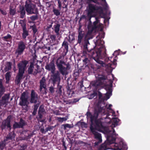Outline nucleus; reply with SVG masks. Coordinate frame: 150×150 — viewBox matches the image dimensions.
I'll use <instances>...</instances> for the list:
<instances>
[{"label":"nucleus","instance_id":"obj_1","mask_svg":"<svg viewBox=\"0 0 150 150\" xmlns=\"http://www.w3.org/2000/svg\"><path fill=\"white\" fill-rule=\"evenodd\" d=\"M99 43V47L96 50L91 49L90 50L88 49L87 45L89 44L88 41L85 42L83 45V56H86V57L83 60V62L86 65L88 62L94 59L101 66L104 67L105 65L103 62L100 60L107 56L106 53V50L104 45V42L101 40L98 41L97 43Z\"/></svg>","mask_w":150,"mask_h":150},{"label":"nucleus","instance_id":"obj_2","mask_svg":"<svg viewBox=\"0 0 150 150\" xmlns=\"http://www.w3.org/2000/svg\"><path fill=\"white\" fill-rule=\"evenodd\" d=\"M96 10V8L94 5L91 4H89L87 16L89 18L90 23L88 26V31L87 33V35H91L94 30L97 28H100L102 25L100 22V21L98 19L99 18L98 17H96V21L94 22L93 25L91 24L92 22L90 20L92 17V14Z\"/></svg>","mask_w":150,"mask_h":150},{"label":"nucleus","instance_id":"obj_3","mask_svg":"<svg viewBox=\"0 0 150 150\" xmlns=\"http://www.w3.org/2000/svg\"><path fill=\"white\" fill-rule=\"evenodd\" d=\"M64 56L62 55L56 59L55 64L60 73L63 75L67 74V70L70 69L71 66L69 63L66 64L63 59Z\"/></svg>","mask_w":150,"mask_h":150},{"label":"nucleus","instance_id":"obj_4","mask_svg":"<svg viewBox=\"0 0 150 150\" xmlns=\"http://www.w3.org/2000/svg\"><path fill=\"white\" fill-rule=\"evenodd\" d=\"M28 62V61L24 60H22L18 64V71L15 80V83L17 85H18L20 83Z\"/></svg>","mask_w":150,"mask_h":150},{"label":"nucleus","instance_id":"obj_5","mask_svg":"<svg viewBox=\"0 0 150 150\" xmlns=\"http://www.w3.org/2000/svg\"><path fill=\"white\" fill-rule=\"evenodd\" d=\"M102 111V108L99 105L96 106L94 109V113L92 115L91 113L88 111L86 114L87 117H90V118L91 124L90 126H91L92 125V122L95 119H97L99 114Z\"/></svg>","mask_w":150,"mask_h":150},{"label":"nucleus","instance_id":"obj_6","mask_svg":"<svg viewBox=\"0 0 150 150\" xmlns=\"http://www.w3.org/2000/svg\"><path fill=\"white\" fill-rule=\"evenodd\" d=\"M28 97L26 92H23L21 96L19 105L23 107L25 106L24 109L28 111V108L29 104V102L28 100Z\"/></svg>","mask_w":150,"mask_h":150},{"label":"nucleus","instance_id":"obj_7","mask_svg":"<svg viewBox=\"0 0 150 150\" xmlns=\"http://www.w3.org/2000/svg\"><path fill=\"white\" fill-rule=\"evenodd\" d=\"M112 130L106 129L105 132L107 134V140L109 144L114 143L116 140V138L113 136H116L117 135L115 132V129L113 128H112Z\"/></svg>","mask_w":150,"mask_h":150},{"label":"nucleus","instance_id":"obj_8","mask_svg":"<svg viewBox=\"0 0 150 150\" xmlns=\"http://www.w3.org/2000/svg\"><path fill=\"white\" fill-rule=\"evenodd\" d=\"M29 3H28L27 1L25 2V7L26 11L30 14H37L38 11L35 5L32 4L31 1H28Z\"/></svg>","mask_w":150,"mask_h":150},{"label":"nucleus","instance_id":"obj_9","mask_svg":"<svg viewBox=\"0 0 150 150\" xmlns=\"http://www.w3.org/2000/svg\"><path fill=\"white\" fill-rule=\"evenodd\" d=\"M60 72L59 71H57L53 73H51L50 80L52 81V83L53 84V86L57 83H60L61 80L60 78Z\"/></svg>","mask_w":150,"mask_h":150},{"label":"nucleus","instance_id":"obj_10","mask_svg":"<svg viewBox=\"0 0 150 150\" xmlns=\"http://www.w3.org/2000/svg\"><path fill=\"white\" fill-rule=\"evenodd\" d=\"M92 126L95 129V130H98L100 132H101L102 130L104 129L105 128L100 120L97 119H95L93 121Z\"/></svg>","mask_w":150,"mask_h":150},{"label":"nucleus","instance_id":"obj_11","mask_svg":"<svg viewBox=\"0 0 150 150\" xmlns=\"http://www.w3.org/2000/svg\"><path fill=\"white\" fill-rule=\"evenodd\" d=\"M11 117L12 116L9 115L6 119L3 121L1 126V128L2 130L5 129L6 127L7 128H9L10 130H11Z\"/></svg>","mask_w":150,"mask_h":150},{"label":"nucleus","instance_id":"obj_12","mask_svg":"<svg viewBox=\"0 0 150 150\" xmlns=\"http://www.w3.org/2000/svg\"><path fill=\"white\" fill-rule=\"evenodd\" d=\"M5 91V88L3 85L2 80L1 79H0V105L1 106H3L5 105H6L7 103L6 101L2 99H1V96Z\"/></svg>","mask_w":150,"mask_h":150},{"label":"nucleus","instance_id":"obj_13","mask_svg":"<svg viewBox=\"0 0 150 150\" xmlns=\"http://www.w3.org/2000/svg\"><path fill=\"white\" fill-rule=\"evenodd\" d=\"M26 46L25 43L22 41H20L18 44V47L16 52V54H18V55L22 54L25 49Z\"/></svg>","mask_w":150,"mask_h":150},{"label":"nucleus","instance_id":"obj_14","mask_svg":"<svg viewBox=\"0 0 150 150\" xmlns=\"http://www.w3.org/2000/svg\"><path fill=\"white\" fill-rule=\"evenodd\" d=\"M26 125V123L22 118L20 119V121L17 122L15 121L13 125V129H15L16 128H22L23 127Z\"/></svg>","mask_w":150,"mask_h":150},{"label":"nucleus","instance_id":"obj_15","mask_svg":"<svg viewBox=\"0 0 150 150\" xmlns=\"http://www.w3.org/2000/svg\"><path fill=\"white\" fill-rule=\"evenodd\" d=\"M39 67V66L38 65H37V69H35V71L33 73V70L34 68V64L32 62H31L27 70V71L28 74H33L34 76L36 75L39 72V71L38 70V69Z\"/></svg>","mask_w":150,"mask_h":150},{"label":"nucleus","instance_id":"obj_16","mask_svg":"<svg viewBox=\"0 0 150 150\" xmlns=\"http://www.w3.org/2000/svg\"><path fill=\"white\" fill-rule=\"evenodd\" d=\"M45 69L48 71H50L51 73L54 72L56 68L54 62L52 60L49 64H47L45 66Z\"/></svg>","mask_w":150,"mask_h":150},{"label":"nucleus","instance_id":"obj_17","mask_svg":"<svg viewBox=\"0 0 150 150\" xmlns=\"http://www.w3.org/2000/svg\"><path fill=\"white\" fill-rule=\"evenodd\" d=\"M81 25H79L78 30V35L77 40V43L79 44L81 43L84 35V31L81 29Z\"/></svg>","mask_w":150,"mask_h":150},{"label":"nucleus","instance_id":"obj_18","mask_svg":"<svg viewBox=\"0 0 150 150\" xmlns=\"http://www.w3.org/2000/svg\"><path fill=\"white\" fill-rule=\"evenodd\" d=\"M38 99V95L33 90H32L30 93V102L31 103H36Z\"/></svg>","mask_w":150,"mask_h":150},{"label":"nucleus","instance_id":"obj_19","mask_svg":"<svg viewBox=\"0 0 150 150\" xmlns=\"http://www.w3.org/2000/svg\"><path fill=\"white\" fill-rule=\"evenodd\" d=\"M90 129L91 132L94 135L95 138L97 140H102L101 134L96 132L92 127L90 126Z\"/></svg>","mask_w":150,"mask_h":150},{"label":"nucleus","instance_id":"obj_20","mask_svg":"<svg viewBox=\"0 0 150 150\" xmlns=\"http://www.w3.org/2000/svg\"><path fill=\"white\" fill-rule=\"evenodd\" d=\"M16 136V134L14 131L11 132L7 135L4 139V141H8L9 140H12L14 139Z\"/></svg>","mask_w":150,"mask_h":150},{"label":"nucleus","instance_id":"obj_21","mask_svg":"<svg viewBox=\"0 0 150 150\" xmlns=\"http://www.w3.org/2000/svg\"><path fill=\"white\" fill-rule=\"evenodd\" d=\"M68 43L67 41H65V40L63 41L62 44V46L64 48V52L62 54L63 57L65 56L67 54V53L68 52Z\"/></svg>","mask_w":150,"mask_h":150},{"label":"nucleus","instance_id":"obj_22","mask_svg":"<svg viewBox=\"0 0 150 150\" xmlns=\"http://www.w3.org/2000/svg\"><path fill=\"white\" fill-rule=\"evenodd\" d=\"M107 79V76H106L103 75H99L97 79L99 81L101 85L105 83L104 81Z\"/></svg>","mask_w":150,"mask_h":150},{"label":"nucleus","instance_id":"obj_23","mask_svg":"<svg viewBox=\"0 0 150 150\" xmlns=\"http://www.w3.org/2000/svg\"><path fill=\"white\" fill-rule=\"evenodd\" d=\"M40 90L41 91L43 88L46 89V79L44 77H43L40 80Z\"/></svg>","mask_w":150,"mask_h":150},{"label":"nucleus","instance_id":"obj_24","mask_svg":"<svg viewBox=\"0 0 150 150\" xmlns=\"http://www.w3.org/2000/svg\"><path fill=\"white\" fill-rule=\"evenodd\" d=\"M60 26V24L59 23H57L53 26V27L52 28L57 36L59 34V31Z\"/></svg>","mask_w":150,"mask_h":150},{"label":"nucleus","instance_id":"obj_25","mask_svg":"<svg viewBox=\"0 0 150 150\" xmlns=\"http://www.w3.org/2000/svg\"><path fill=\"white\" fill-rule=\"evenodd\" d=\"M45 112V110L44 107L41 105H40L39 108L38 112V115L40 119H42L43 117V115Z\"/></svg>","mask_w":150,"mask_h":150},{"label":"nucleus","instance_id":"obj_26","mask_svg":"<svg viewBox=\"0 0 150 150\" xmlns=\"http://www.w3.org/2000/svg\"><path fill=\"white\" fill-rule=\"evenodd\" d=\"M28 130H26L23 131L22 132V134H24L25 138L26 140H28L31 137V136L32 135V134L28 133Z\"/></svg>","mask_w":150,"mask_h":150},{"label":"nucleus","instance_id":"obj_27","mask_svg":"<svg viewBox=\"0 0 150 150\" xmlns=\"http://www.w3.org/2000/svg\"><path fill=\"white\" fill-rule=\"evenodd\" d=\"M60 83H57V87L56 88V92L59 95H62V90L63 89L62 86L59 85Z\"/></svg>","mask_w":150,"mask_h":150},{"label":"nucleus","instance_id":"obj_28","mask_svg":"<svg viewBox=\"0 0 150 150\" xmlns=\"http://www.w3.org/2000/svg\"><path fill=\"white\" fill-rule=\"evenodd\" d=\"M20 11L21 14L20 17L21 18H23L24 17L25 14L24 8L23 6H20Z\"/></svg>","mask_w":150,"mask_h":150},{"label":"nucleus","instance_id":"obj_29","mask_svg":"<svg viewBox=\"0 0 150 150\" xmlns=\"http://www.w3.org/2000/svg\"><path fill=\"white\" fill-rule=\"evenodd\" d=\"M39 106V104L37 103L34 105L33 110L32 112V114L33 116H35L36 115L37 111V110Z\"/></svg>","mask_w":150,"mask_h":150},{"label":"nucleus","instance_id":"obj_30","mask_svg":"<svg viewBox=\"0 0 150 150\" xmlns=\"http://www.w3.org/2000/svg\"><path fill=\"white\" fill-rule=\"evenodd\" d=\"M22 30L23 32L22 33V38L23 39H25L26 37L29 35L28 31L26 29Z\"/></svg>","mask_w":150,"mask_h":150},{"label":"nucleus","instance_id":"obj_31","mask_svg":"<svg viewBox=\"0 0 150 150\" xmlns=\"http://www.w3.org/2000/svg\"><path fill=\"white\" fill-rule=\"evenodd\" d=\"M91 84L93 86L97 87L98 86L102 85L100 83L99 81L97 79L96 81H92L91 83Z\"/></svg>","mask_w":150,"mask_h":150},{"label":"nucleus","instance_id":"obj_32","mask_svg":"<svg viewBox=\"0 0 150 150\" xmlns=\"http://www.w3.org/2000/svg\"><path fill=\"white\" fill-rule=\"evenodd\" d=\"M6 71H8L11 69L12 63L10 62H7L6 64Z\"/></svg>","mask_w":150,"mask_h":150},{"label":"nucleus","instance_id":"obj_33","mask_svg":"<svg viewBox=\"0 0 150 150\" xmlns=\"http://www.w3.org/2000/svg\"><path fill=\"white\" fill-rule=\"evenodd\" d=\"M10 73V72H8L6 73L5 75V78L6 80V83H9L10 79L11 76Z\"/></svg>","mask_w":150,"mask_h":150},{"label":"nucleus","instance_id":"obj_34","mask_svg":"<svg viewBox=\"0 0 150 150\" xmlns=\"http://www.w3.org/2000/svg\"><path fill=\"white\" fill-rule=\"evenodd\" d=\"M67 93L69 97H71L74 93V92L73 90L71 89L69 87L67 88Z\"/></svg>","mask_w":150,"mask_h":150},{"label":"nucleus","instance_id":"obj_35","mask_svg":"<svg viewBox=\"0 0 150 150\" xmlns=\"http://www.w3.org/2000/svg\"><path fill=\"white\" fill-rule=\"evenodd\" d=\"M108 149L106 144H103L99 148L98 150H106Z\"/></svg>","mask_w":150,"mask_h":150},{"label":"nucleus","instance_id":"obj_36","mask_svg":"<svg viewBox=\"0 0 150 150\" xmlns=\"http://www.w3.org/2000/svg\"><path fill=\"white\" fill-rule=\"evenodd\" d=\"M53 11L54 14L57 16H58L61 13L60 10L55 8H53Z\"/></svg>","mask_w":150,"mask_h":150},{"label":"nucleus","instance_id":"obj_37","mask_svg":"<svg viewBox=\"0 0 150 150\" xmlns=\"http://www.w3.org/2000/svg\"><path fill=\"white\" fill-rule=\"evenodd\" d=\"M7 141H4V139L0 143V150H3L6 146V143Z\"/></svg>","mask_w":150,"mask_h":150},{"label":"nucleus","instance_id":"obj_38","mask_svg":"<svg viewBox=\"0 0 150 150\" xmlns=\"http://www.w3.org/2000/svg\"><path fill=\"white\" fill-rule=\"evenodd\" d=\"M10 96V93H8L7 94H5L2 97L1 99L7 101L9 98Z\"/></svg>","mask_w":150,"mask_h":150},{"label":"nucleus","instance_id":"obj_39","mask_svg":"<svg viewBox=\"0 0 150 150\" xmlns=\"http://www.w3.org/2000/svg\"><path fill=\"white\" fill-rule=\"evenodd\" d=\"M62 126L64 127V130H66L67 128H71L73 127V125H70L68 124L62 125Z\"/></svg>","mask_w":150,"mask_h":150},{"label":"nucleus","instance_id":"obj_40","mask_svg":"<svg viewBox=\"0 0 150 150\" xmlns=\"http://www.w3.org/2000/svg\"><path fill=\"white\" fill-rule=\"evenodd\" d=\"M12 36L9 34H8L6 36H4L3 37V40L7 42L9 41L8 39H12Z\"/></svg>","mask_w":150,"mask_h":150},{"label":"nucleus","instance_id":"obj_41","mask_svg":"<svg viewBox=\"0 0 150 150\" xmlns=\"http://www.w3.org/2000/svg\"><path fill=\"white\" fill-rule=\"evenodd\" d=\"M119 120H120L117 117L113 118L112 119V124L114 126L117 125Z\"/></svg>","mask_w":150,"mask_h":150},{"label":"nucleus","instance_id":"obj_42","mask_svg":"<svg viewBox=\"0 0 150 150\" xmlns=\"http://www.w3.org/2000/svg\"><path fill=\"white\" fill-rule=\"evenodd\" d=\"M49 37L51 39V41H52V42L53 43L55 41L56 36L55 35H50Z\"/></svg>","mask_w":150,"mask_h":150},{"label":"nucleus","instance_id":"obj_43","mask_svg":"<svg viewBox=\"0 0 150 150\" xmlns=\"http://www.w3.org/2000/svg\"><path fill=\"white\" fill-rule=\"evenodd\" d=\"M98 95V94L96 91H94L90 95V97L89 98L90 99H91L93 98L96 96H97Z\"/></svg>","mask_w":150,"mask_h":150},{"label":"nucleus","instance_id":"obj_44","mask_svg":"<svg viewBox=\"0 0 150 150\" xmlns=\"http://www.w3.org/2000/svg\"><path fill=\"white\" fill-rule=\"evenodd\" d=\"M79 75V73L78 72H74V80L76 81Z\"/></svg>","mask_w":150,"mask_h":150},{"label":"nucleus","instance_id":"obj_45","mask_svg":"<svg viewBox=\"0 0 150 150\" xmlns=\"http://www.w3.org/2000/svg\"><path fill=\"white\" fill-rule=\"evenodd\" d=\"M38 17L37 15L32 16L30 17V19L32 21H34L38 19Z\"/></svg>","mask_w":150,"mask_h":150},{"label":"nucleus","instance_id":"obj_46","mask_svg":"<svg viewBox=\"0 0 150 150\" xmlns=\"http://www.w3.org/2000/svg\"><path fill=\"white\" fill-rule=\"evenodd\" d=\"M31 28H32L33 30V33L34 34H35L37 31V29L36 28V26L35 25H33L31 26Z\"/></svg>","mask_w":150,"mask_h":150},{"label":"nucleus","instance_id":"obj_47","mask_svg":"<svg viewBox=\"0 0 150 150\" xmlns=\"http://www.w3.org/2000/svg\"><path fill=\"white\" fill-rule=\"evenodd\" d=\"M50 92L51 93H54V88L53 86H51L49 87V89Z\"/></svg>","mask_w":150,"mask_h":150},{"label":"nucleus","instance_id":"obj_48","mask_svg":"<svg viewBox=\"0 0 150 150\" xmlns=\"http://www.w3.org/2000/svg\"><path fill=\"white\" fill-rule=\"evenodd\" d=\"M20 148L19 150H25L27 148V146L26 144H23L22 145H20Z\"/></svg>","mask_w":150,"mask_h":150},{"label":"nucleus","instance_id":"obj_49","mask_svg":"<svg viewBox=\"0 0 150 150\" xmlns=\"http://www.w3.org/2000/svg\"><path fill=\"white\" fill-rule=\"evenodd\" d=\"M106 90L107 91V93L108 94H110L111 95L112 92V88H106Z\"/></svg>","mask_w":150,"mask_h":150},{"label":"nucleus","instance_id":"obj_50","mask_svg":"<svg viewBox=\"0 0 150 150\" xmlns=\"http://www.w3.org/2000/svg\"><path fill=\"white\" fill-rule=\"evenodd\" d=\"M0 12L2 14L4 15H6L7 14V12L5 10H3L1 8H0Z\"/></svg>","mask_w":150,"mask_h":150},{"label":"nucleus","instance_id":"obj_51","mask_svg":"<svg viewBox=\"0 0 150 150\" xmlns=\"http://www.w3.org/2000/svg\"><path fill=\"white\" fill-rule=\"evenodd\" d=\"M53 23V22H51L48 23L47 25V29H49L52 28V25Z\"/></svg>","mask_w":150,"mask_h":150},{"label":"nucleus","instance_id":"obj_52","mask_svg":"<svg viewBox=\"0 0 150 150\" xmlns=\"http://www.w3.org/2000/svg\"><path fill=\"white\" fill-rule=\"evenodd\" d=\"M10 15H14L15 14V11L13 9H10Z\"/></svg>","mask_w":150,"mask_h":150},{"label":"nucleus","instance_id":"obj_53","mask_svg":"<svg viewBox=\"0 0 150 150\" xmlns=\"http://www.w3.org/2000/svg\"><path fill=\"white\" fill-rule=\"evenodd\" d=\"M53 127L51 126H48L45 129V132H47L48 131H50L51 129H52Z\"/></svg>","mask_w":150,"mask_h":150},{"label":"nucleus","instance_id":"obj_54","mask_svg":"<svg viewBox=\"0 0 150 150\" xmlns=\"http://www.w3.org/2000/svg\"><path fill=\"white\" fill-rule=\"evenodd\" d=\"M98 140V141L94 143V146H95L98 145L100 143L102 142V140H101L100 141V140Z\"/></svg>","mask_w":150,"mask_h":150},{"label":"nucleus","instance_id":"obj_55","mask_svg":"<svg viewBox=\"0 0 150 150\" xmlns=\"http://www.w3.org/2000/svg\"><path fill=\"white\" fill-rule=\"evenodd\" d=\"M21 26L22 27V30L26 29V24L25 23H21Z\"/></svg>","mask_w":150,"mask_h":150},{"label":"nucleus","instance_id":"obj_56","mask_svg":"<svg viewBox=\"0 0 150 150\" xmlns=\"http://www.w3.org/2000/svg\"><path fill=\"white\" fill-rule=\"evenodd\" d=\"M62 146H64V148L65 149V150H66L67 149V146H66V143H65V142L64 141V139L62 140Z\"/></svg>","mask_w":150,"mask_h":150},{"label":"nucleus","instance_id":"obj_57","mask_svg":"<svg viewBox=\"0 0 150 150\" xmlns=\"http://www.w3.org/2000/svg\"><path fill=\"white\" fill-rule=\"evenodd\" d=\"M72 100H67V101H64V102L66 103V104H73L72 102Z\"/></svg>","mask_w":150,"mask_h":150},{"label":"nucleus","instance_id":"obj_58","mask_svg":"<svg viewBox=\"0 0 150 150\" xmlns=\"http://www.w3.org/2000/svg\"><path fill=\"white\" fill-rule=\"evenodd\" d=\"M71 36L72 37H73V38L71 40L70 37V36L69 37V39L68 40V41H69V42H71V41H73V40H75L74 38V35H72Z\"/></svg>","mask_w":150,"mask_h":150},{"label":"nucleus","instance_id":"obj_59","mask_svg":"<svg viewBox=\"0 0 150 150\" xmlns=\"http://www.w3.org/2000/svg\"><path fill=\"white\" fill-rule=\"evenodd\" d=\"M79 100V99L77 98H74L73 99V100L72 101V104H74L76 103V102H78Z\"/></svg>","mask_w":150,"mask_h":150},{"label":"nucleus","instance_id":"obj_60","mask_svg":"<svg viewBox=\"0 0 150 150\" xmlns=\"http://www.w3.org/2000/svg\"><path fill=\"white\" fill-rule=\"evenodd\" d=\"M98 96L99 99H101L102 97V93L100 91H98Z\"/></svg>","mask_w":150,"mask_h":150},{"label":"nucleus","instance_id":"obj_61","mask_svg":"<svg viewBox=\"0 0 150 150\" xmlns=\"http://www.w3.org/2000/svg\"><path fill=\"white\" fill-rule=\"evenodd\" d=\"M112 82H113V81H111V80L110 81L109 84V86L110 87V88H111V87H112Z\"/></svg>","mask_w":150,"mask_h":150},{"label":"nucleus","instance_id":"obj_62","mask_svg":"<svg viewBox=\"0 0 150 150\" xmlns=\"http://www.w3.org/2000/svg\"><path fill=\"white\" fill-rule=\"evenodd\" d=\"M78 123H80L81 126H83L86 125V123L83 122H79Z\"/></svg>","mask_w":150,"mask_h":150},{"label":"nucleus","instance_id":"obj_63","mask_svg":"<svg viewBox=\"0 0 150 150\" xmlns=\"http://www.w3.org/2000/svg\"><path fill=\"white\" fill-rule=\"evenodd\" d=\"M41 132L42 133H45L46 132H45V130L43 128H41L40 129Z\"/></svg>","mask_w":150,"mask_h":150},{"label":"nucleus","instance_id":"obj_64","mask_svg":"<svg viewBox=\"0 0 150 150\" xmlns=\"http://www.w3.org/2000/svg\"><path fill=\"white\" fill-rule=\"evenodd\" d=\"M85 17H86L85 15H83L80 18L79 22L82 19L85 18Z\"/></svg>","mask_w":150,"mask_h":150}]
</instances>
